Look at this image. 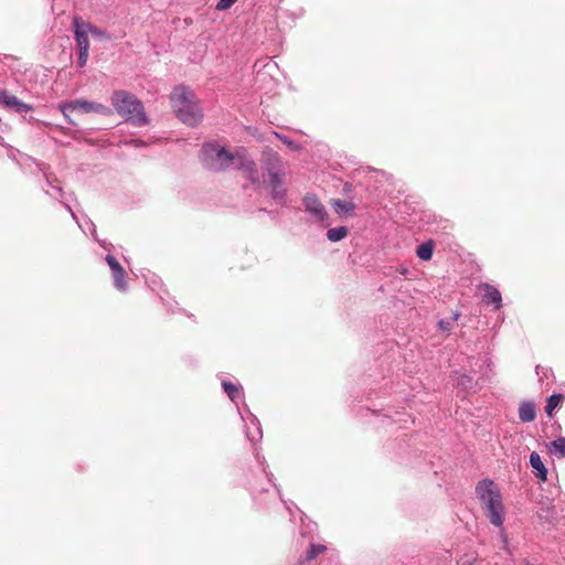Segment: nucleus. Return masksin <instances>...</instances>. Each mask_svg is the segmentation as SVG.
Segmentation results:
<instances>
[{
	"instance_id": "nucleus-26",
	"label": "nucleus",
	"mask_w": 565,
	"mask_h": 565,
	"mask_svg": "<svg viewBox=\"0 0 565 565\" xmlns=\"http://www.w3.org/2000/svg\"><path fill=\"white\" fill-rule=\"evenodd\" d=\"M333 207L338 214H348L355 210V204L349 201L334 200Z\"/></svg>"
},
{
	"instance_id": "nucleus-2",
	"label": "nucleus",
	"mask_w": 565,
	"mask_h": 565,
	"mask_svg": "<svg viewBox=\"0 0 565 565\" xmlns=\"http://www.w3.org/2000/svg\"><path fill=\"white\" fill-rule=\"evenodd\" d=\"M111 104L127 122L137 127L148 124L143 104L132 93L124 89L115 90L111 95Z\"/></svg>"
},
{
	"instance_id": "nucleus-9",
	"label": "nucleus",
	"mask_w": 565,
	"mask_h": 565,
	"mask_svg": "<svg viewBox=\"0 0 565 565\" xmlns=\"http://www.w3.org/2000/svg\"><path fill=\"white\" fill-rule=\"evenodd\" d=\"M476 365L480 367V376L477 379V381H473V379L470 375L462 374L458 377V385L469 392H477L478 388L476 386L481 387L486 379L489 377L488 369L490 367V361L489 359L483 355L476 359Z\"/></svg>"
},
{
	"instance_id": "nucleus-13",
	"label": "nucleus",
	"mask_w": 565,
	"mask_h": 565,
	"mask_svg": "<svg viewBox=\"0 0 565 565\" xmlns=\"http://www.w3.org/2000/svg\"><path fill=\"white\" fill-rule=\"evenodd\" d=\"M105 260L111 270L114 287L120 291L126 292L128 290V284L126 281V271L115 256L107 254Z\"/></svg>"
},
{
	"instance_id": "nucleus-7",
	"label": "nucleus",
	"mask_w": 565,
	"mask_h": 565,
	"mask_svg": "<svg viewBox=\"0 0 565 565\" xmlns=\"http://www.w3.org/2000/svg\"><path fill=\"white\" fill-rule=\"evenodd\" d=\"M302 205L305 212L310 215L315 223H318L322 227L330 225L329 213L315 193H306L302 198Z\"/></svg>"
},
{
	"instance_id": "nucleus-36",
	"label": "nucleus",
	"mask_w": 565,
	"mask_h": 565,
	"mask_svg": "<svg viewBox=\"0 0 565 565\" xmlns=\"http://www.w3.org/2000/svg\"><path fill=\"white\" fill-rule=\"evenodd\" d=\"M8 95H9L8 90L0 89V104H2V105L4 104V100L7 99V98H4V96H8Z\"/></svg>"
},
{
	"instance_id": "nucleus-18",
	"label": "nucleus",
	"mask_w": 565,
	"mask_h": 565,
	"mask_svg": "<svg viewBox=\"0 0 565 565\" xmlns=\"http://www.w3.org/2000/svg\"><path fill=\"white\" fill-rule=\"evenodd\" d=\"M536 375L539 376V382L541 383V386H545L548 388L554 381L553 372L550 367H543L541 365H537L535 367Z\"/></svg>"
},
{
	"instance_id": "nucleus-23",
	"label": "nucleus",
	"mask_w": 565,
	"mask_h": 565,
	"mask_svg": "<svg viewBox=\"0 0 565 565\" xmlns=\"http://www.w3.org/2000/svg\"><path fill=\"white\" fill-rule=\"evenodd\" d=\"M75 42L78 51H88L89 50V41L85 31H81L79 26H76L75 30Z\"/></svg>"
},
{
	"instance_id": "nucleus-12",
	"label": "nucleus",
	"mask_w": 565,
	"mask_h": 565,
	"mask_svg": "<svg viewBox=\"0 0 565 565\" xmlns=\"http://www.w3.org/2000/svg\"><path fill=\"white\" fill-rule=\"evenodd\" d=\"M238 413L243 422H245V436L255 446L263 438V429L259 419L250 412L246 411L244 415L239 409Z\"/></svg>"
},
{
	"instance_id": "nucleus-25",
	"label": "nucleus",
	"mask_w": 565,
	"mask_h": 565,
	"mask_svg": "<svg viewBox=\"0 0 565 565\" xmlns=\"http://www.w3.org/2000/svg\"><path fill=\"white\" fill-rule=\"evenodd\" d=\"M164 295H168L167 290H164L163 294H160L159 297L168 312H170V313H181V312L186 313L184 309L179 307L177 301L166 299Z\"/></svg>"
},
{
	"instance_id": "nucleus-24",
	"label": "nucleus",
	"mask_w": 565,
	"mask_h": 565,
	"mask_svg": "<svg viewBox=\"0 0 565 565\" xmlns=\"http://www.w3.org/2000/svg\"><path fill=\"white\" fill-rule=\"evenodd\" d=\"M327 550V546L323 544H315L310 543L308 546V550L305 555V561L310 562L317 558L321 553H323Z\"/></svg>"
},
{
	"instance_id": "nucleus-8",
	"label": "nucleus",
	"mask_w": 565,
	"mask_h": 565,
	"mask_svg": "<svg viewBox=\"0 0 565 565\" xmlns=\"http://www.w3.org/2000/svg\"><path fill=\"white\" fill-rule=\"evenodd\" d=\"M232 164H234L237 170L242 171L246 179L253 184H259L260 180L257 164L244 148L235 152V160Z\"/></svg>"
},
{
	"instance_id": "nucleus-15",
	"label": "nucleus",
	"mask_w": 565,
	"mask_h": 565,
	"mask_svg": "<svg viewBox=\"0 0 565 565\" xmlns=\"http://www.w3.org/2000/svg\"><path fill=\"white\" fill-rule=\"evenodd\" d=\"M480 288L483 290L482 301L487 305H492L494 310H499L502 307L500 290L488 282L481 284Z\"/></svg>"
},
{
	"instance_id": "nucleus-27",
	"label": "nucleus",
	"mask_w": 565,
	"mask_h": 565,
	"mask_svg": "<svg viewBox=\"0 0 565 565\" xmlns=\"http://www.w3.org/2000/svg\"><path fill=\"white\" fill-rule=\"evenodd\" d=\"M563 394H553L547 398L546 406H545V413L547 416L552 417L553 412L555 408L558 407L559 403L563 399Z\"/></svg>"
},
{
	"instance_id": "nucleus-33",
	"label": "nucleus",
	"mask_w": 565,
	"mask_h": 565,
	"mask_svg": "<svg viewBox=\"0 0 565 565\" xmlns=\"http://www.w3.org/2000/svg\"><path fill=\"white\" fill-rule=\"evenodd\" d=\"M277 136H278V137L281 139V141H282L287 147H289L290 149H294V150L298 149V145H297L294 140L289 139V138H288V137H286V136H280V135H277Z\"/></svg>"
},
{
	"instance_id": "nucleus-10",
	"label": "nucleus",
	"mask_w": 565,
	"mask_h": 565,
	"mask_svg": "<svg viewBox=\"0 0 565 565\" xmlns=\"http://www.w3.org/2000/svg\"><path fill=\"white\" fill-rule=\"evenodd\" d=\"M45 178V184L50 189H44V192L46 195L53 198L54 200L60 201L66 211L71 214L73 220H76V214L70 206V204L66 202L67 196L66 193L63 191L60 180L53 174V173H46L44 172Z\"/></svg>"
},
{
	"instance_id": "nucleus-4",
	"label": "nucleus",
	"mask_w": 565,
	"mask_h": 565,
	"mask_svg": "<svg viewBox=\"0 0 565 565\" xmlns=\"http://www.w3.org/2000/svg\"><path fill=\"white\" fill-rule=\"evenodd\" d=\"M202 166L213 172L225 171L235 160V153L230 152L217 142H204L200 150Z\"/></svg>"
},
{
	"instance_id": "nucleus-20",
	"label": "nucleus",
	"mask_w": 565,
	"mask_h": 565,
	"mask_svg": "<svg viewBox=\"0 0 565 565\" xmlns=\"http://www.w3.org/2000/svg\"><path fill=\"white\" fill-rule=\"evenodd\" d=\"M434 254V242L428 239L417 246L416 255L422 260H430Z\"/></svg>"
},
{
	"instance_id": "nucleus-11",
	"label": "nucleus",
	"mask_w": 565,
	"mask_h": 565,
	"mask_svg": "<svg viewBox=\"0 0 565 565\" xmlns=\"http://www.w3.org/2000/svg\"><path fill=\"white\" fill-rule=\"evenodd\" d=\"M285 177L286 174L282 173L277 175V178H269L264 181L271 199L281 206H287V188Z\"/></svg>"
},
{
	"instance_id": "nucleus-29",
	"label": "nucleus",
	"mask_w": 565,
	"mask_h": 565,
	"mask_svg": "<svg viewBox=\"0 0 565 565\" xmlns=\"http://www.w3.org/2000/svg\"><path fill=\"white\" fill-rule=\"evenodd\" d=\"M460 313L458 311L454 312L450 320L440 319L438 321V328L443 331H450L452 329L454 322L458 320Z\"/></svg>"
},
{
	"instance_id": "nucleus-31",
	"label": "nucleus",
	"mask_w": 565,
	"mask_h": 565,
	"mask_svg": "<svg viewBox=\"0 0 565 565\" xmlns=\"http://www.w3.org/2000/svg\"><path fill=\"white\" fill-rule=\"evenodd\" d=\"M236 1L237 0H218L215 8L218 11H225L232 8Z\"/></svg>"
},
{
	"instance_id": "nucleus-3",
	"label": "nucleus",
	"mask_w": 565,
	"mask_h": 565,
	"mask_svg": "<svg viewBox=\"0 0 565 565\" xmlns=\"http://www.w3.org/2000/svg\"><path fill=\"white\" fill-rule=\"evenodd\" d=\"M177 118L183 124L195 127L202 120V111L193 99V94L185 86H177L170 96Z\"/></svg>"
},
{
	"instance_id": "nucleus-32",
	"label": "nucleus",
	"mask_w": 565,
	"mask_h": 565,
	"mask_svg": "<svg viewBox=\"0 0 565 565\" xmlns=\"http://www.w3.org/2000/svg\"><path fill=\"white\" fill-rule=\"evenodd\" d=\"M88 58V51H78L77 67H84Z\"/></svg>"
},
{
	"instance_id": "nucleus-5",
	"label": "nucleus",
	"mask_w": 565,
	"mask_h": 565,
	"mask_svg": "<svg viewBox=\"0 0 565 565\" xmlns=\"http://www.w3.org/2000/svg\"><path fill=\"white\" fill-rule=\"evenodd\" d=\"M60 109L66 121L72 126H76V122L71 118V114L75 110L82 114L96 113L103 116H109L113 113L108 106L86 99H75L64 103L60 106Z\"/></svg>"
},
{
	"instance_id": "nucleus-1",
	"label": "nucleus",
	"mask_w": 565,
	"mask_h": 565,
	"mask_svg": "<svg viewBox=\"0 0 565 565\" xmlns=\"http://www.w3.org/2000/svg\"><path fill=\"white\" fill-rule=\"evenodd\" d=\"M475 493L486 519L503 533L507 510L500 486L493 479L483 478L477 482Z\"/></svg>"
},
{
	"instance_id": "nucleus-17",
	"label": "nucleus",
	"mask_w": 565,
	"mask_h": 565,
	"mask_svg": "<svg viewBox=\"0 0 565 565\" xmlns=\"http://www.w3.org/2000/svg\"><path fill=\"white\" fill-rule=\"evenodd\" d=\"M222 388L235 405H237L238 401L244 397V393L239 384H235L231 381H222Z\"/></svg>"
},
{
	"instance_id": "nucleus-22",
	"label": "nucleus",
	"mask_w": 565,
	"mask_h": 565,
	"mask_svg": "<svg viewBox=\"0 0 565 565\" xmlns=\"http://www.w3.org/2000/svg\"><path fill=\"white\" fill-rule=\"evenodd\" d=\"M550 452L558 458H565V437H558L548 446Z\"/></svg>"
},
{
	"instance_id": "nucleus-30",
	"label": "nucleus",
	"mask_w": 565,
	"mask_h": 565,
	"mask_svg": "<svg viewBox=\"0 0 565 565\" xmlns=\"http://www.w3.org/2000/svg\"><path fill=\"white\" fill-rule=\"evenodd\" d=\"M530 415H531L530 401L525 399L521 403L519 416L522 422L527 423V422H530Z\"/></svg>"
},
{
	"instance_id": "nucleus-35",
	"label": "nucleus",
	"mask_w": 565,
	"mask_h": 565,
	"mask_svg": "<svg viewBox=\"0 0 565 565\" xmlns=\"http://www.w3.org/2000/svg\"><path fill=\"white\" fill-rule=\"evenodd\" d=\"M88 29H89V32L93 35H97V36H103L104 35V32H102L99 29H97L95 26H92L90 24H88Z\"/></svg>"
},
{
	"instance_id": "nucleus-6",
	"label": "nucleus",
	"mask_w": 565,
	"mask_h": 565,
	"mask_svg": "<svg viewBox=\"0 0 565 565\" xmlns=\"http://www.w3.org/2000/svg\"><path fill=\"white\" fill-rule=\"evenodd\" d=\"M255 458L262 469V482L258 484L253 481H248V490L254 499L257 498V495L267 492L270 487L275 488L278 495L281 498V492L279 487L274 482V476L270 471H268V466L266 465L265 457L259 454L257 448H255Z\"/></svg>"
},
{
	"instance_id": "nucleus-19",
	"label": "nucleus",
	"mask_w": 565,
	"mask_h": 565,
	"mask_svg": "<svg viewBox=\"0 0 565 565\" xmlns=\"http://www.w3.org/2000/svg\"><path fill=\"white\" fill-rule=\"evenodd\" d=\"M532 469L536 471L535 473L540 481H546L547 469L542 462L540 455L535 451H532Z\"/></svg>"
},
{
	"instance_id": "nucleus-37",
	"label": "nucleus",
	"mask_w": 565,
	"mask_h": 565,
	"mask_svg": "<svg viewBox=\"0 0 565 565\" xmlns=\"http://www.w3.org/2000/svg\"><path fill=\"white\" fill-rule=\"evenodd\" d=\"M534 417H535L534 406L532 405V415H531L532 420L534 419Z\"/></svg>"
},
{
	"instance_id": "nucleus-39",
	"label": "nucleus",
	"mask_w": 565,
	"mask_h": 565,
	"mask_svg": "<svg viewBox=\"0 0 565 565\" xmlns=\"http://www.w3.org/2000/svg\"><path fill=\"white\" fill-rule=\"evenodd\" d=\"M524 565H530V562H529V561H525V562H524Z\"/></svg>"
},
{
	"instance_id": "nucleus-38",
	"label": "nucleus",
	"mask_w": 565,
	"mask_h": 565,
	"mask_svg": "<svg viewBox=\"0 0 565 565\" xmlns=\"http://www.w3.org/2000/svg\"><path fill=\"white\" fill-rule=\"evenodd\" d=\"M281 501L285 503L286 509H288V510H289L290 508H289L288 503H287L286 501H284L282 499H281Z\"/></svg>"
},
{
	"instance_id": "nucleus-16",
	"label": "nucleus",
	"mask_w": 565,
	"mask_h": 565,
	"mask_svg": "<svg viewBox=\"0 0 565 565\" xmlns=\"http://www.w3.org/2000/svg\"><path fill=\"white\" fill-rule=\"evenodd\" d=\"M7 98L4 100L3 106L13 109L18 114H29L33 111V106L31 104H26L19 99L17 96L9 93L8 96H4Z\"/></svg>"
},
{
	"instance_id": "nucleus-28",
	"label": "nucleus",
	"mask_w": 565,
	"mask_h": 565,
	"mask_svg": "<svg viewBox=\"0 0 565 565\" xmlns=\"http://www.w3.org/2000/svg\"><path fill=\"white\" fill-rule=\"evenodd\" d=\"M78 226L82 228V231L84 233H86V228L89 231L94 241H98V236H97V231H96V225L94 224V222L92 220H86L85 221V225H82L78 221V218L76 217V220H74Z\"/></svg>"
},
{
	"instance_id": "nucleus-14",
	"label": "nucleus",
	"mask_w": 565,
	"mask_h": 565,
	"mask_svg": "<svg viewBox=\"0 0 565 565\" xmlns=\"http://www.w3.org/2000/svg\"><path fill=\"white\" fill-rule=\"evenodd\" d=\"M262 169L264 172V177L277 178L285 173L281 159L278 154H270L262 162Z\"/></svg>"
},
{
	"instance_id": "nucleus-34",
	"label": "nucleus",
	"mask_w": 565,
	"mask_h": 565,
	"mask_svg": "<svg viewBox=\"0 0 565 565\" xmlns=\"http://www.w3.org/2000/svg\"><path fill=\"white\" fill-rule=\"evenodd\" d=\"M96 242L99 244V246H100L102 248H104V249H106V250H108V252H110V250H111V248L114 247L111 243H108V242H107V241H105V239H99V238H98V241H96Z\"/></svg>"
},
{
	"instance_id": "nucleus-21",
	"label": "nucleus",
	"mask_w": 565,
	"mask_h": 565,
	"mask_svg": "<svg viewBox=\"0 0 565 565\" xmlns=\"http://www.w3.org/2000/svg\"><path fill=\"white\" fill-rule=\"evenodd\" d=\"M348 233H349V230L347 226H338V227L329 228L327 231L326 235L330 242L337 243V242L342 241L344 237H347Z\"/></svg>"
}]
</instances>
